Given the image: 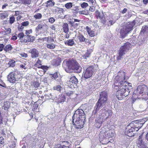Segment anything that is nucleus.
Wrapping results in <instances>:
<instances>
[{
	"label": "nucleus",
	"mask_w": 148,
	"mask_h": 148,
	"mask_svg": "<svg viewBox=\"0 0 148 148\" xmlns=\"http://www.w3.org/2000/svg\"><path fill=\"white\" fill-rule=\"evenodd\" d=\"M85 119V116L83 110L81 109L76 110L72 117L73 122L76 128L81 129L83 127Z\"/></svg>",
	"instance_id": "1"
},
{
	"label": "nucleus",
	"mask_w": 148,
	"mask_h": 148,
	"mask_svg": "<svg viewBox=\"0 0 148 148\" xmlns=\"http://www.w3.org/2000/svg\"><path fill=\"white\" fill-rule=\"evenodd\" d=\"M63 66L65 71L68 73L73 72L80 73L81 71L82 68L77 62L74 60H64L63 62Z\"/></svg>",
	"instance_id": "2"
},
{
	"label": "nucleus",
	"mask_w": 148,
	"mask_h": 148,
	"mask_svg": "<svg viewBox=\"0 0 148 148\" xmlns=\"http://www.w3.org/2000/svg\"><path fill=\"white\" fill-rule=\"evenodd\" d=\"M116 88V97L119 100H121L129 95L130 91L129 90L132 89V86L130 83H126L124 86H121Z\"/></svg>",
	"instance_id": "3"
},
{
	"label": "nucleus",
	"mask_w": 148,
	"mask_h": 148,
	"mask_svg": "<svg viewBox=\"0 0 148 148\" xmlns=\"http://www.w3.org/2000/svg\"><path fill=\"white\" fill-rule=\"evenodd\" d=\"M125 74L124 71H121L119 73L118 75L115 77L114 79V84L113 87L116 90L118 87L121 86H124L126 82L125 81Z\"/></svg>",
	"instance_id": "4"
},
{
	"label": "nucleus",
	"mask_w": 148,
	"mask_h": 148,
	"mask_svg": "<svg viewBox=\"0 0 148 148\" xmlns=\"http://www.w3.org/2000/svg\"><path fill=\"white\" fill-rule=\"evenodd\" d=\"M108 99L107 93L105 91H103L100 94L99 99L96 104L95 109V110L93 112L95 114L100 109L101 107L104 106L106 102Z\"/></svg>",
	"instance_id": "5"
},
{
	"label": "nucleus",
	"mask_w": 148,
	"mask_h": 148,
	"mask_svg": "<svg viewBox=\"0 0 148 148\" xmlns=\"http://www.w3.org/2000/svg\"><path fill=\"white\" fill-rule=\"evenodd\" d=\"M134 93L138 95H141V98L143 100L146 101L148 98V89L145 85H140L138 86Z\"/></svg>",
	"instance_id": "6"
},
{
	"label": "nucleus",
	"mask_w": 148,
	"mask_h": 148,
	"mask_svg": "<svg viewBox=\"0 0 148 148\" xmlns=\"http://www.w3.org/2000/svg\"><path fill=\"white\" fill-rule=\"evenodd\" d=\"M130 43L127 42L120 48L117 55L118 60H121L124 56L125 54L129 51L130 48Z\"/></svg>",
	"instance_id": "7"
},
{
	"label": "nucleus",
	"mask_w": 148,
	"mask_h": 148,
	"mask_svg": "<svg viewBox=\"0 0 148 148\" xmlns=\"http://www.w3.org/2000/svg\"><path fill=\"white\" fill-rule=\"evenodd\" d=\"M134 26V24L132 23L126 24L124 26L121 27L119 32L121 36L123 38L125 37L127 34L132 29Z\"/></svg>",
	"instance_id": "8"
},
{
	"label": "nucleus",
	"mask_w": 148,
	"mask_h": 148,
	"mask_svg": "<svg viewBox=\"0 0 148 148\" xmlns=\"http://www.w3.org/2000/svg\"><path fill=\"white\" fill-rule=\"evenodd\" d=\"M112 114L111 111L104 107L100 111L98 118L105 121L110 117Z\"/></svg>",
	"instance_id": "9"
},
{
	"label": "nucleus",
	"mask_w": 148,
	"mask_h": 148,
	"mask_svg": "<svg viewBox=\"0 0 148 148\" xmlns=\"http://www.w3.org/2000/svg\"><path fill=\"white\" fill-rule=\"evenodd\" d=\"M97 69H96L95 66H92L87 68L84 72V76L86 79L91 77Z\"/></svg>",
	"instance_id": "10"
},
{
	"label": "nucleus",
	"mask_w": 148,
	"mask_h": 148,
	"mask_svg": "<svg viewBox=\"0 0 148 148\" xmlns=\"http://www.w3.org/2000/svg\"><path fill=\"white\" fill-rule=\"evenodd\" d=\"M114 131L113 129H109L105 132L103 133L101 132L99 134V137L100 140H103L105 138H108L114 136Z\"/></svg>",
	"instance_id": "11"
},
{
	"label": "nucleus",
	"mask_w": 148,
	"mask_h": 148,
	"mask_svg": "<svg viewBox=\"0 0 148 148\" xmlns=\"http://www.w3.org/2000/svg\"><path fill=\"white\" fill-rule=\"evenodd\" d=\"M20 75H16L13 72H11L8 76V80L11 83H15L18 81L21 77Z\"/></svg>",
	"instance_id": "12"
},
{
	"label": "nucleus",
	"mask_w": 148,
	"mask_h": 148,
	"mask_svg": "<svg viewBox=\"0 0 148 148\" xmlns=\"http://www.w3.org/2000/svg\"><path fill=\"white\" fill-rule=\"evenodd\" d=\"M133 124L134 123H132L129 124L128 126V130L126 129L125 131V135L129 137L134 136V133L133 132L135 131L136 129L132 127V124Z\"/></svg>",
	"instance_id": "13"
},
{
	"label": "nucleus",
	"mask_w": 148,
	"mask_h": 148,
	"mask_svg": "<svg viewBox=\"0 0 148 148\" xmlns=\"http://www.w3.org/2000/svg\"><path fill=\"white\" fill-rule=\"evenodd\" d=\"M137 146L138 148H146V145L142 140V135H140L137 141Z\"/></svg>",
	"instance_id": "14"
},
{
	"label": "nucleus",
	"mask_w": 148,
	"mask_h": 148,
	"mask_svg": "<svg viewBox=\"0 0 148 148\" xmlns=\"http://www.w3.org/2000/svg\"><path fill=\"white\" fill-rule=\"evenodd\" d=\"M95 14L97 18H99L101 20V22L104 24L106 23V21L103 13L102 12H100L96 10L95 12Z\"/></svg>",
	"instance_id": "15"
},
{
	"label": "nucleus",
	"mask_w": 148,
	"mask_h": 148,
	"mask_svg": "<svg viewBox=\"0 0 148 148\" xmlns=\"http://www.w3.org/2000/svg\"><path fill=\"white\" fill-rule=\"evenodd\" d=\"M48 26L45 23H40L36 27V31L38 32L40 30L45 31L48 29Z\"/></svg>",
	"instance_id": "16"
},
{
	"label": "nucleus",
	"mask_w": 148,
	"mask_h": 148,
	"mask_svg": "<svg viewBox=\"0 0 148 148\" xmlns=\"http://www.w3.org/2000/svg\"><path fill=\"white\" fill-rule=\"evenodd\" d=\"M29 52L31 53V57L33 58H35L38 57L39 55V52L36 49L33 48L31 49L29 51Z\"/></svg>",
	"instance_id": "17"
},
{
	"label": "nucleus",
	"mask_w": 148,
	"mask_h": 148,
	"mask_svg": "<svg viewBox=\"0 0 148 148\" xmlns=\"http://www.w3.org/2000/svg\"><path fill=\"white\" fill-rule=\"evenodd\" d=\"M61 59L60 58L58 57L53 59L52 61V64L55 66H58L61 62Z\"/></svg>",
	"instance_id": "18"
},
{
	"label": "nucleus",
	"mask_w": 148,
	"mask_h": 148,
	"mask_svg": "<svg viewBox=\"0 0 148 148\" xmlns=\"http://www.w3.org/2000/svg\"><path fill=\"white\" fill-rule=\"evenodd\" d=\"M104 121L102 120L101 119L98 118L97 119L96 121V123L95 124V126L97 128H99L103 122Z\"/></svg>",
	"instance_id": "19"
},
{
	"label": "nucleus",
	"mask_w": 148,
	"mask_h": 148,
	"mask_svg": "<svg viewBox=\"0 0 148 148\" xmlns=\"http://www.w3.org/2000/svg\"><path fill=\"white\" fill-rule=\"evenodd\" d=\"M2 104V108L5 110H7L10 106V103L8 101L4 102Z\"/></svg>",
	"instance_id": "20"
},
{
	"label": "nucleus",
	"mask_w": 148,
	"mask_h": 148,
	"mask_svg": "<svg viewBox=\"0 0 148 148\" xmlns=\"http://www.w3.org/2000/svg\"><path fill=\"white\" fill-rule=\"evenodd\" d=\"M54 0H49L47 1L45 3L47 4L46 7L48 8L49 7H52L54 6L55 4V2L53 1Z\"/></svg>",
	"instance_id": "21"
},
{
	"label": "nucleus",
	"mask_w": 148,
	"mask_h": 148,
	"mask_svg": "<svg viewBox=\"0 0 148 148\" xmlns=\"http://www.w3.org/2000/svg\"><path fill=\"white\" fill-rule=\"evenodd\" d=\"M66 99L64 95H61L59 96L58 99V102L59 103H61L62 102H64L65 101Z\"/></svg>",
	"instance_id": "22"
},
{
	"label": "nucleus",
	"mask_w": 148,
	"mask_h": 148,
	"mask_svg": "<svg viewBox=\"0 0 148 148\" xmlns=\"http://www.w3.org/2000/svg\"><path fill=\"white\" fill-rule=\"evenodd\" d=\"M86 29L89 36L91 37H93L95 36L94 32L93 31L91 30V29L90 28L88 27H86Z\"/></svg>",
	"instance_id": "23"
},
{
	"label": "nucleus",
	"mask_w": 148,
	"mask_h": 148,
	"mask_svg": "<svg viewBox=\"0 0 148 148\" xmlns=\"http://www.w3.org/2000/svg\"><path fill=\"white\" fill-rule=\"evenodd\" d=\"M69 82L72 83L76 84L77 83V79L75 76L71 75L70 79Z\"/></svg>",
	"instance_id": "24"
},
{
	"label": "nucleus",
	"mask_w": 148,
	"mask_h": 148,
	"mask_svg": "<svg viewBox=\"0 0 148 148\" xmlns=\"http://www.w3.org/2000/svg\"><path fill=\"white\" fill-rule=\"evenodd\" d=\"M62 29L64 32L66 33H68L69 32V29L68 25L67 23H64L63 25Z\"/></svg>",
	"instance_id": "25"
},
{
	"label": "nucleus",
	"mask_w": 148,
	"mask_h": 148,
	"mask_svg": "<svg viewBox=\"0 0 148 148\" xmlns=\"http://www.w3.org/2000/svg\"><path fill=\"white\" fill-rule=\"evenodd\" d=\"M42 40L43 41H47L48 43H51L54 41L53 39H52L51 37H46L43 38Z\"/></svg>",
	"instance_id": "26"
},
{
	"label": "nucleus",
	"mask_w": 148,
	"mask_h": 148,
	"mask_svg": "<svg viewBox=\"0 0 148 148\" xmlns=\"http://www.w3.org/2000/svg\"><path fill=\"white\" fill-rule=\"evenodd\" d=\"M31 36L25 35L23 42H32V40L29 39V37H31Z\"/></svg>",
	"instance_id": "27"
},
{
	"label": "nucleus",
	"mask_w": 148,
	"mask_h": 148,
	"mask_svg": "<svg viewBox=\"0 0 148 148\" xmlns=\"http://www.w3.org/2000/svg\"><path fill=\"white\" fill-rule=\"evenodd\" d=\"M74 43V41L73 39H69L65 43V44L70 46H73Z\"/></svg>",
	"instance_id": "28"
},
{
	"label": "nucleus",
	"mask_w": 148,
	"mask_h": 148,
	"mask_svg": "<svg viewBox=\"0 0 148 148\" xmlns=\"http://www.w3.org/2000/svg\"><path fill=\"white\" fill-rule=\"evenodd\" d=\"M24 36L25 35L23 33H20L18 34L17 37L20 40V41L23 42Z\"/></svg>",
	"instance_id": "29"
},
{
	"label": "nucleus",
	"mask_w": 148,
	"mask_h": 148,
	"mask_svg": "<svg viewBox=\"0 0 148 148\" xmlns=\"http://www.w3.org/2000/svg\"><path fill=\"white\" fill-rule=\"evenodd\" d=\"M46 46L47 48L52 49L55 48V45L54 44L52 43V42L48 44H46Z\"/></svg>",
	"instance_id": "30"
},
{
	"label": "nucleus",
	"mask_w": 148,
	"mask_h": 148,
	"mask_svg": "<svg viewBox=\"0 0 148 148\" xmlns=\"http://www.w3.org/2000/svg\"><path fill=\"white\" fill-rule=\"evenodd\" d=\"M41 61L39 59L36 62V63L35 64L34 66L38 68H40L41 65Z\"/></svg>",
	"instance_id": "31"
},
{
	"label": "nucleus",
	"mask_w": 148,
	"mask_h": 148,
	"mask_svg": "<svg viewBox=\"0 0 148 148\" xmlns=\"http://www.w3.org/2000/svg\"><path fill=\"white\" fill-rule=\"evenodd\" d=\"M12 49V47L10 45H6L4 48V50L7 52L11 50Z\"/></svg>",
	"instance_id": "32"
},
{
	"label": "nucleus",
	"mask_w": 148,
	"mask_h": 148,
	"mask_svg": "<svg viewBox=\"0 0 148 148\" xmlns=\"http://www.w3.org/2000/svg\"><path fill=\"white\" fill-rule=\"evenodd\" d=\"M20 2L23 4H29L31 2V0H19Z\"/></svg>",
	"instance_id": "33"
},
{
	"label": "nucleus",
	"mask_w": 148,
	"mask_h": 148,
	"mask_svg": "<svg viewBox=\"0 0 148 148\" xmlns=\"http://www.w3.org/2000/svg\"><path fill=\"white\" fill-rule=\"evenodd\" d=\"M148 31V27L147 26L143 27L142 28L140 33L144 34Z\"/></svg>",
	"instance_id": "34"
},
{
	"label": "nucleus",
	"mask_w": 148,
	"mask_h": 148,
	"mask_svg": "<svg viewBox=\"0 0 148 148\" xmlns=\"http://www.w3.org/2000/svg\"><path fill=\"white\" fill-rule=\"evenodd\" d=\"M78 38L81 42H84L86 40V38L82 35H80L78 36Z\"/></svg>",
	"instance_id": "35"
},
{
	"label": "nucleus",
	"mask_w": 148,
	"mask_h": 148,
	"mask_svg": "<svg viewBox=\"0 0 148 148\" xmlns=\"http://www.w3.org/2000/svg\"><path fill=\"white\" fill-rule=\"evenodd\" d=\"M34 17L36 19H39L41 18L42 15L40 13H38L34 15Z\"/></svg>",
	"instance_id": "36"
},
{
	"label": "nucleus",
	"mask_w": 148,
	"mask_h": 148,
	"mask_svg": "<svg viewBox=\"0 0 148 148\" xmlns=\"http://www.w3.org/2000/svg\"><path fill=\"white\" fill-rule=\"evenodd\" d=\"M15 62L13 60H12L9 62L8 63V65L9 66L13 67L15 65Z\"/></svg>",
	"instance_id": "37"
},
{
	"label": "nucleus",
	"mask_w": 148,
	"mask_h": 148,
	"mask_svg": "<svg viewBox=\"0 0 148 148\" xmlns=\"http://www.w3.org/2000/svg\"><path fill=\"white\" fill-rule=\"evenodd\" d=\"M32 85L34 88H37L39 86V84L38 82H34L32 83Z\"/></svg>",
	"instance_id": "38"
},
{
	"label": "nucleus",
	"mask_w": 148,
	"mask_h": 148,
	"mask_svg": "<svg viewBox=\"0 0 148 148\" xmlns=\"http://www.w3.org/2000/svg\"><path fill=\"white\" fill-rule=\"evenodd\" d=\"M72 3H68L65 4V7L67 9L71 8L72 6Z\"/></svg>",
	"instance_id": "39"
},
{
	"label": "nucleus",
	"mask_w": 148,
	"mask_h": 148,
	"mask_svg": "<svg viewBox=\"0 0 148 148\" xmlns=\"http://www.w3.org/2000/svg\"><path fill=\"white\" fill-rule=\"evenodd\" d=\"M115 21H113L112 20H110L107 23V25L108 26H110L111 25L113 24Z\"/></svg>",
	"instance_id": "40"
},
{
	"label": "nucleus",
	"mask_w": 148,
	"mask_h": 148,
	"mask_svg": "<svg viewBox=\"0 0 148 148\" xmlns=\"http://www.w3.org/2000/svg\"><path fill=\"white\" fill-rule=\"evenodd\" d=\"M77 13H79L80 14H82L84 15L87 14V12L86 11L84 10L82 11H79L77 12Z\"/></svg>",
	"instance_id": "41"
},
{
	"label": "nucleus",
	"mask_w": 148,
	"mask_h": 148,
	"mask_svg": "<svg viewBox=\"0 0 148 148\" xmlns=\"http://www.w3.org/2000/svg\"><path fill=\"white\" fill-rule=\"evenodd\" d=\"M49 21L51 24L53 23L55 21V19L53 17H51L48 19Z\"/></svg>",
	"instance_id": "42"
},
{
	"label": "nucleus",
	"mask_w": 148,
	"mask_h": 148,
	"mask_svg": "<svg viewBox=\"0 0 148 148\" xmlns=\"http://www.w3.org/2000/svg\"><path fill=\"white\" fill-rule=\"evenodd\" d=\"M15 18L14 16H12L10 18V24L13 23L14 21Z\"/></svg>",
	"instance_id": "43"
},
{
	"label": "nucleus",
	"mask_w": 148,
	"mask_h": 148,
	"mask_svg": "<svg viewBox=\"0 0 148 148\" xmlns=\"http://www.w3.org/2000/svg\"><path fill=\"white\" fill-rule=\"evenodd\" d=\"M45 97L47 99H51L53 98L51 94H49L45 95Z\"/></svg>",
	"instance_id": "44"
},
{
	"label": "nucleus",
	"mask_w": 148,
	"mask_h": 148,
	"mask_svg": "<svg viewBox=\"0 0 148 148\" xmlns=\"http://www.w3.org/2000/svg\"><path fill=\"white\" fill-rule=\"evenodd\" d=\"M144 123H137V125H138V128L136 130V131H138L143 125V124Z\"/></svg>",
	"instance_id": "45"
},
{
	"label": "nucleus",
	"mask_w": 148,
	"mask_h": 148,
	"mask_svg": "<svg viewBox=\"0 0 148 148\" xmlns=\"http://www.w3.org/2000/svg\"><path fill=\"white\" fill-rule=\"evenodd\" d=\"M4 32L5 34H10L11 32V29L9 28L5 29Z\"/></svg>",
	"instance_id": "46"
},
{
	"label": "nucleus",
	"mask_w": 148,
	"mask_h": 148,
	"mask_svg": "<svg viewBox=\"0 0 148 148\" xmlns=\"http://www.w3.org/2000/svg\"><path fill=\"white\" fill-rule=\"evenodd\" d=\"M22 25L23 26H27L29 25V22L28 21H26L23 22L21 23Z\"/></svg>",
	"instance_id": "47"
},
{
	"label": "nucleus",
	"mask_w": 148,
	"mask_h": 148,
	"mask_svg": "<svg viewBox=\"0 0 148 148\" xmlns=\"http://www.w3.org/2000/svg\"><path fill=\"white\" fill-rule=\"evenodd\" d=\"M88 4L84 2L81 4V6L82 8H85L88 6Z\"/></svg>",
	"instance_id": "48"
},
{
	"label": "nucleus",
	"mask_w": 148,
	"mask_h": 148,
	"mask_svg": "<svg viewBox=\"0 0 148 148\" xmlns=\"http://www.w3.org/2000/svg\"><path fill=\"white\" fill-rule=\"evenodd\" d=\"M61 87L60 85H58L56 86H55L53 87L54 90H57L58 91L60 90Z\"/></svg>",
	"instance_id": "49"
},
{
	"label": "nucleus",
	"mask_w": 148,
	"mask_h": 148,
	"mask_svg": "<svg viewBox=\"0 0 148 148\" xmlns=\"http://www.w3.org/2000/svg\"><path fill=\"white\" fill-rule=\"evenodd\" d=\"M56 11H58L59 13H61L62 12L63 10L62 8H56Z\"/></svg>",
	"instance_id": "50"
},
{
	"label": "nucleus",
	"mask_w": 148,
	"mask_h": 148,
	"mask_svg": "<svg viewBox=\"0 0 148 148\" xmlns=\"http://www.w3.org/2000/svg\"><path fill=\"white\" fill-rule=\"evenodd\" d=\"M5 17V14L4 13L0 14V18L1 19H4Z\"/></svg>",
	"instance_id": "51"
},
{
	"label": "nucleus",
	"mask_w": 148,
	"mask_h": 148,
	"mask_svg": "<svg viewBox=\"0 0 148 148\" xmlns=\"http://www.w3.org/2000/svg\"><path fill=\"white\" fill-rule=\"evenodd\" d=\"M22 13V12L17 11L15 12V13L14 14V16H17V15H19L21 14Z\"/></svg>",
	"instance_id": "52"
},
{
	"label": "nucleus",
	"mask_w": 148,
	"mask_h": 148,
	"mask_svg": "<svg viewBox=\"0 0 148 148\" xmlns=\"http://www.w3.org/2000/svg\"><path fill=\"white\" fill-rule=\"evenodd\" d=\"M32 32V31L31 29L29 30H26L25 32V34L28 36H29V34L30 33H31Z\"/></svg>",
	"instance_id": "53"
},
{
	"label": "nucleus",
	"mask_w": 148,
	"mask_h": 148,
	"mask_svg": "<svg viewBox=\"0 0 148 148\" xmlns=\"http://www.w3.org/2000/svg\"><path fill=\"white\" fill-rule=\"evenodd\" d=\"M95 7L94 6H92L90 7L89 9V10L91 12H93L95 11Z\"/></svg>",
	"instance_id": "54"
},
{
	"label": "nucleus",
	"mask_w": 148,
	"mask_h": 148,
	"mask_svg": "<svg viewBox=\"0 0 148 148\" xmlns=\"http://www.w3.org/2000/svg\"><path fill=\"white\" fill-rule=\"evenodd\" d=\"M15 143L14 142L10 146V148H15Z\"/></svg>",
	"instance_id": "55"
},
{
	"label": "nucleus",
	"mask_w": 148,
	"mask_h": 148,
	"mask_svg": "<svg viewBox=\"0 0 148 148\" xmlns=\"http://www.w3.org/2000/svg\"><path fill=\"white\" fill-rule=\"evenodd\" d=\"M53 77L55 79L57 78L58 77V73H54L53 75Z\"/></svg>",
	"instance_id": "56"
},
{
	"label": "nucleus",
	"mask_w": 148,
	"mask_h": 148,
	"mask_svg": "<svg viewBox=\"0 0 148 148\" xmlns=\"http://www.w3.org/2000/svg\"><path fill=\"white\" fill-rule=\"evenodd\" d=\"M73 92H68L66 93L67 95L69 96H71L73 94Z\"/></svg>",
	"instance_id": "57"
},
{
	"label": "nucleus",
	"mask_w": 148,
	"mask_h": 148,
	"mask_svg": "<svg viewBox=\"0 0 148 148\" xmlns=\"http://www.w3.org/2000/svg\"><path fill=\"white\" fill-rule=\"evenodd\" d=\"M69 23L71 25L72 27H73L74 26H75L74 25L75 22H74V21H70Z\"/></svg>",
	"instance_id": "58"
},
{
	"label": "nucleus",
	"mask_w": 148,
	"mask_h": 148,
	"mask_svg": "<svg viewBox=\"0 0 148 148\" xmlns=\"http://www.w3.org/2000/svg\"><path fill=\"white\" fill-rule=\"evenodd\" d=\"M4 47V45L3 44H0V51H2Z\"/></svg>",
	"instance_id": "59"
},
{
	"label": "nucleus",
	"mask_w": 148,
	"mask_h": 148,
	"mask_svg": "<svg viewBox=\"0 0 148 148\" xmlns=\"http://www.w3.org/2000/svg\"><path fill=\"white\" fill-rule=\"evenodd\" d=\"M40 68L44 70H47V67L46 66H41Z\"/></svg>",
	"instance_id": "60"
},
{
	"label": "nucleus",
	"mask_w": 148,
	"mask_h": 148,
	"mask_svg": "<svg viewBox=\"0 0 148 148\" xmlns=\"http://www.w3.org/2000/svg\"><path fill=\"white\" fill-rule=\"evenodd\" d=\"M137 125V123L136 124H134V127H133L132 126V127H134V128L136 129V130L135 131H136V130L138 128V125Z\"/></svg>",
	"instance_id": "61"
},
{
	"label": "nucleus",
	"mask_w": 148,
	"mask_h": 148,
	"mask_svg": "<svg viewBox=\"0 0 148 148\" xmlns=\"http://www.w3.org/2000/svg\"><path fill=\"white\" fill-rule=\"evenodd\" d=\"M1 140L0 141V143L1 144H2L4 143V139L2 137H0Z\"/></svg>",
	"instance_id": "62"
},
{
	"label": "nucleus",
	"mask_w": 148,
	"mask_h": 148,
	"mask_svg": "<svg viewBox=\"0 0 148 148\" xmlns=\"http://www.w3.org/2000/svg\"><path fill=\"white\" fill-rule=\"evenodd\" d=\"M50 27L52 29L54 30L56 29V28H55V27L54 26V25H52L51 26H50Z\"/></svg>",
	"instance_id": "63"
},
{
	"label": "nucleus",
	"mask_w": 148,
	"mask_h": 148,
	"mask_svg": "<svg viewBox=\"0 0 148 148\" xmlns=\"http://www.w3.org/2000/svg\"><path fill=\"white\" fill-rule=\"evenodd\" d=\"M127 10V9L126 8H124L122 11V13L123 14H124L126 12Z\"/></svg>",
	"instance_id": "64"
}]
</instances>
